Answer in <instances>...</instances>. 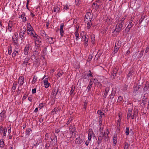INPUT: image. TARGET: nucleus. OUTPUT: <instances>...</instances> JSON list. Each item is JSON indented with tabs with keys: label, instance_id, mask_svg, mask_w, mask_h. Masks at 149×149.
Segmentation results:
<instances>
[{
	"label": "nucleus",
	"instance_id": "f257e3e1",
	"mask_svg": "<svg viewBox=\"0 0 149 149\" xmlns=\"http://www.w3.org/2000/svg\"><path fill=\"white\" fill-rule=\"evenodd\" d=\"M132 108L128 109L127 114V118L128 119H129L131 117L132 119L136 118L138 114L137 111L136 109L132 110Z\"/></svg>",
	"mask_w": 149,
	"mask_h": 149
},
{
	"label": "nucleus",
	"instance_id": "f03ea898",
	"mask_svg": "<svg viewBox=\"0 0 149 149\" xmlns=\"http://www.w3.org/2000/svg\"><path fill=\"white\" fill-rule=\"evenodd\" d=\"M59 91V89L57 87H55L53 90L51 94V97L53 101H54L55 99L57 98L58 97V92Z\"/></svg>",
	"mask_w": 149,
	"mask_h": 149
},
{
	"label": "nucleus",
	"instance_id": "7ed1b4c3",
	"mask_svg": "<svg viewBox=\"0 0 149 149\" xmlns=\"http://www.w3.org/2000/svg\"><path fill=\"white\" fill-rule=\"evenodd\" d=\"M51 137H50V139L52 141V145L53 146L56 145L57 143V137L55 134L52 133L51 134Z\"/></svg>",
	"mask_w": 149,
	"mask_h": 149
},
{
	"label": "nucleus",
	"instance_id": "20e7f679",
	"mask_svg": "<svg viewBox=\"0 0 149 149\" xmlns=\"http://www.w3.org/2000/svg\"><path fill=\"white\" fill-rule=\"evenodd\" d=\"M93 17V14L90 12H88L85 15V22H87L88 21H91Z\"/></svg>",
	"mask_w": 149,
	"mask_h": 149
},
{
	"label": "nucleus",
	"instance_id": "39448f33",
	"mask_svg": "<svg viewBox=\"0 0 149 149\" xmlns=\"http://www.w3.org/2000/svg\"><path fill=\"white\" fill-rule=\"evenodd\" d=\"M15 24L12 21H9L8 23V26L6 27V30L10 32L12 31L14 28Z\"/></svg>",
	"mask_w": 149,
	"mask_h": 149
},
{
	"label": "nucleus",
	"instance_id": "423d86ee",
	"mask_svg": "<svg viewBox=\"0 0 149 149\" xmlns=\"http://www.w3.org/2000/svg\"><path fill=\"white\" fill-rule=\"evenodd\" d=\"M26 31V28L24 27L23 28L20 29L19 31V36L22 40L24 39Z\"/></svg>",
	"mask_w": 149,
	"mask_h": 149
},
{
	"label": "nucleus",
	"instance_id": "0eeeda50",
	"mask_svg": "<svg viewBox=\"0 0 149 149\" xmlns=\"http://www.w3.org/2000/svg\"><path fill=\"white\" fill-rule=\"evenodd\" d=\"M124 23H121V22H118L116 26V28L115 31L118 32L120 31L123 26Z\"/></svg>",
	"mask_w": 149,
	"mask_h": 149
},
{
	"label": "nucleus",
	"instance_id": "6e6552de",
	"mask_svg": "<svg viewBox=\"0 0 149 149\" xmlns=\"http://www.w3.org/2000/svg\"><path fill=\"white\" fill-rule=\"evenodd\" d=\"M109 133V131L108 129H107L106 132H104L103 133L102 132V136L104 139V141L106 142L108 141L109 137L108 135Z\"/></svg>",
	"mask_w": 149,
	"mask_h": 149
},
{
	"label": "nucleus",
	"instance_id": "1a4fd4ad",
	"mask_svg": "<svg viewBox=\"0 0 149 149\" xmlns=\"http://www.w3.org/2000/svg\"><path fill=\"white\" fill-rule=\"evenodd\" d=\"M118 70V68H114L112 70V71H111V77L113 79H114L115 78L117 72V71Z\"/></svg>",
	"mask_w": 149,
	"mask_h": 149
},
{
	"label": "nucleus",
	"instance_id": "9d476101",
	"mask_svg": "<svg viewBox=\"0 0 149 149\" xmlns=\"http://www.w3.org/2000/svg\"><path fill=\"white\" fill-rule=\"evenodd\" d=\"M95 135L91 129L89 130L88 132V140L91 141L92 137H95Z\"/></svg>",
	"mask_w": 149,
	"mask_h": 149
},
{
	"label": "nucleus",
	"instance_id": "9b49d317",
	"mask_svg": "<svg viewBox=\"0 0 149 149\" xmlns=\"http://www.w3.org/2000/svg\"><path fill=\"white\" fill-rule=\"evenodd\" d=\"M27 32L28 34H29L30 32L34 31L33 28L30 23L27 24Z\"/></svg>",
	"mask_w": 149,
	"mask_h": 149
},
{
	"label": "nucleus",
	"instance_id": "f8f14e48",
	"mask_svg": "<svg viewBox=\"0 0 149 149\" xmlns=\"http://www.w3.org/2000/svg\"><path fill=\"white\" fill-rule=\"evenodd\" d=\"M24 80V78L23 77L20 76L19 77L18 80L19 87H20L23 85Z\"/></svg>",
	"mask_w": 149,
	"mask_h": 149
},
{
	"label": "nucleus",
	"instance_id": "ddd939ff",
	"mask_svg": "<svg viewBox=\"0 0 149 149\" xmlns=\"http://www.w3.org/2000/svg\"><path fill=\"white\" fill-rule=\"evenodd\" d=\"M30 46L31 45L29 44L26 45L24 50V54L25 55H28Z\"/></svg>",
	"mask_w": 149,
	"mask_h": 149
},
{
	"label": "nucleus",
	"instance_id": "4468645a",
	"mask_svg": "<svg viewBox=\"0 0 149 149\" xmlns=\"http://www.w3.org/2000/svg\"><path fill=\"white\" fill-rule=\"evenodd\" d=\"M6 112L3 110L0 113V122L3 121L6 117Z\"/></svg>",
	"mask_w": 149,
	"mask_h": 149
},
{
	"label": "nucleus",
	"instance_id": "2eb2a0df",
	"mask_svg": "<svg viewBox=\"0 0 149 149\" xmlns=\"http://www.w3.org/2000/svg\"><path fill=\"white\" fill-rule=\"evenodd\" d=\"M35 36H34V40L36 41V42L40 43L41 42V38L39 36L35 33Z\"/></svg>",
	"mask_w": 149,
	"mask_h": 149
},
{
	"label": "nucleus",
	"instance_id": "dca6fc26",
	"mask_svg": "<svg viewBox=\"0 0 149 149\" xmlns=\"http://www.w3.org/2000/svg\"><path fill=\"white\" fill-rule=\"evenodd\" d=\"M60 6L57 5L54 6L53 11L54 12L59 13L60 12Z\"/></svg>",
	"mask_w": 149,
	"mask_h": 149
},
{
	"label": "nucleus",
	"instance_id": "f3484780",
	"mask_svg": "<svg viewBox=\"0 0 149 149\" xmlns=\"http://www.w3.org/2000/svg\"><path fill=\"white\" fill-rule=\"evenodd\" d=\"M17 35L15 34L14 36L13 37V41L14 45H17L18 44V38Z\"/></svg>",
	"mask_w": 149,
	"mask_h": 149
},
{
	"label": "nucleus",
	"instance_id": "a211bd4d",
	"mask_svg": "<svg viewBox=\"0 0 149 149\" xmlns=\"http://www.w3.org/2000/svg\"><path fill=\"white\" fill-rule=\"evenodd\" d=\"M83 142V140L81 138L80 136L77 138L75 141V143L77 144H81Z\"/></svg>",
	"mask_w": 149,
	"mask_h": 149
},
{
	"label": "nucleus",
	"instance_id": "6ab92c4d",
	"mask_svg": "<svg viewBox=\"0 0 149 149\" xmlns=\"http://www.w3.org/2000/svg\"><path fill=\"white\" fill-rule=\"evenodd\" d=\"M110 89V88L109 87H107L105 89V92L104 93V95L103 96L105 98H106L107 95H108V93Z\"/></svg>",
	"mask_w": 149,
	"mask_h": 149
},
{
	"label": "nucleus",
	"instance_id": "aec40b11",
	"mask_svg": "<svg viewBox=\"0 0 149 149\" xmlns=\"http://www.w3.org/2000/svg\"><path fill=\"white\" fill-rule=\"evenodd\" d=\"M43 82L45 87V88H47L49 86V85L48 81V79L47 78H45Z\"/></svg>",
	"mask_w": 149,
	"mask_h": 149
},
{
	"label": "nucleus",
	"instance_id": "412c9836",
	"mask_svg": "<svg viewBox=\"0 0 149 149\" xmlns=\"http://www.w3.org/2000/svg\"><path fill=\"white\" fill-rule=\"evenodd\" d=\"M133 19L134 18L132 17L130 20L129 24L127 26L128 27H129V28H131L134 25V24L132 23Z\"/></svg>",
	"mask_w": 149,
	"mask_h": 149
},
{
	"label": "nucleus",
	"instance_id": "4be33fe9",
	"mask_svg": "<svg viewBox=\"0 0 149 149\" xmlns=\"http://www.w3.org/2000/svg\"><path fill=\"white\" fill-rule=\"evenodd\" d=\"M25 15L24 12L19 17V18H21L22 19V21L24 22H26V18L25 17Z\"/></svg>",
	"mask_w": 149,
	"mask_h": 149
},
{
	"label": "nucleus",
	"instance_id": "5701e85b",
	"mask_svg": "<svg viewBox=\"0 0 149 149\" xmlns=\"http://www.w3.org/2000/svg\"><path fill=\"white\" fill-rule=\"evenodd\" d=\"M19 49L17 48H15V49L14 52L12 54V57H15L17 54L18 53Z\"/></svg>",
	"mask_w": 149,
	"mask_h": 149
},
{
	"label": "nucleus",
	"instance_id": "b1692460",
	"mask_svg": "<svg viewBox=\"0 0 149 149\" xmlns=\"http://www.w3.org/2000/svg\"><path fill=\"white\" fill-rule=\"evenodd\" d=\"M84 45L86 46H87L88 45V38L86 36H84Z\"/></svg>",
	"mask_w": 149,
	"mask_h": 149
},
{
	"label": "nucleus",
	"instance_id": "393cba45",
	"mask_svg": "<svg viewBox=\"0 0 149 149\" xmlns=\"http://www.w3.org/2000/svg\"><path fill=\"white\" fill-rule=\"evenodd\" d=\"M102 54V53L99 50L98 51L97 54L95 55V59H96V60H98Z\"/></svg>",
	"mask_w": 149,
	"mask_h": 149
},
{
	"label": "nucleus",
	"instance_id": "a878e982",
	"mask_svg": "<svg viewBox=\"0 0 149 149\" xmlns=\"http://www.w3.org/2000/svg\"><path fill=\"white\" fill-rule=\"evenodd\" d=\"M30 59V58L29 57L25 58L24 61L23 62L22 65H25L26 66L27 65Z\"/></svg>",
	"mask_w": 149,
	"mask_h": 149
},
{
	"label": "nucleus",
	"instance_id": "bb28decb",
	"mask_svg": "<svg viewBox=\"0 0 149 149\" xmlns=\"http://www.w3.org/2000/svg\"><path fill=\"white\" fill-rule=\"evenodd\" d=\"M17 82H14L13 83V86L12 88V91L13 92H15V89L16 88V87L17 86Z\"/></svg>",
	"mask_w": 149,
	"mask_h": 149
},
{
	"label": "nucleus",
	"instance_id": "cd10ccee",
	"mask_svg": "<svg viewBox=\"0 0 149 149\" xmlns=\"http://www.w3.org/2000/svg\"><path fill=\"white\" fill-rule=\"evenodd\" d=\"M95 84L99 87L102 86V84L99 82L97 80L95 79Z\"/></svg>",
	"mask_w": 149,
	"mask_h": 149
},
{
	"label": "nucleus",
	"instance_id": "c85d7f7f",
	"mask_svg": "<svg viewBox=\"0 0 149 149\" xmlns=\"http://www.w3.org/2000/svg\"><path fill=\"white\" fill-rule=\"evenodd\" d=\"M39 52L40 51L39 50H38V51L35 50L33 52V56H34L35 57H38L39 56Z\"/></svg>",
	"mask_w": 149,
	"mask_h": 149
},
{
	"label": "nucleus",
	"instance_id": "c756f323",
	"mask_svg": "<svg viewBox=\"0 0 149 149\" xmlns=\"http://www.w3.org/2000/svg\"><path fill=\"white\" fill-rule=\"evenodd\" d=\"M75 36V39L76 40V41L78 40L80 38L79 34L78 33L77 31H76L74 33Z\"/></svg>",
	"mask_w": 149,
	"mask_h": 149
},
{
	"label": "nucleus",
	"instance_id": "7c9ffc66",
	"mask_svg": "<svg viewBox=\"0 0 149 149\" xmlns=\"http://www.w3.org/2000/svg\"><path fill=\"white\" fill-rule=\"evenodd\" d=\"M87 22V26L86 28L87 29H89L90 28L91 26L92 25L91 21H88L87 22Z\"/></svg>",
	"mask_w": 149,
	"mask_h": 149
},
{
	"label": "nucleus",
	"instance_id": "2f4dec72",
	"mask_svg": "<svg viewBox=\"0 0 149 149\" xmlns=\"http://www.w3.org/2000/svg\"><path fill=\"white\" fill-rule=\"evenodd\" d=\"M46 38L48 39V42L50 43L53 42V38L52 37H50L48 36H46Z\"/></svg>",
	"mask_w": 149,
	"mask_h": 149
},
{
	"label": "nucleus",
	"instance_id": "473e14b6",
	"mask_svg": "<svg viewBox=\"0 0 149 149\" xmlns=\"http://www.w3.org/2000/svg\"><path fill=\"white\" fill-rule=\"evenodd\" d=\"M97 113L100 115V117L102 118L103 116L105 115L104 113L101 111H98Z\"/></svg>",
	"mask_w": 149,
	"mask_h": 149
},
{
	"label": "nucleus",
	"instance_id": "72a5a7b5",
	"mask_svg": "<svg viewBox=\"0 0 149 149\" xmlns=\"http://www.w3.org/2000/svg\"><path fill=\"white\" fill-rule=\"evenodd\" d=\"M40 34L43 37H46V34L44 30H41L40 31Z\"/></svg>",
	"mask_w": 149,
	"mask_h": 149
},
{
	"label": "nucleus",
	"instance_id": "f704fd0d",
	"mask_svg": "<svg viewBox=\"0 0 149 149\" xmlns=\"http://www.w3.org/2000/svg\"><path fill=\"white\" fill-rule=\"evenodd\" d=\"M95 79L93 78L91 79L90 80V81L89 83L88 84L92 86V85L93 83H94V84H95Z\"/></svg>",
	"mask_w": 149,
	"mask_h": 149
},
{
	"label": "nucleus",
	"instance_id": "c9c22d12",
	"mask_svg": "<svg viewBox=\"0 0 149 149\" xmlns=\"http://www.w3.org/2000/svg\"><path fill=\"white\" fill-rule=\"evenodd\" d=\"M7 30L3 29V27H2L0 33L2 35L4 34V35L7 32Z\"/></svg>",
	"mask_w": 149,
	"mask_h": 149
},
{
	"label": "nucleus",
	"instance_id": "e433bc0d",
	"mask_svg": "<svg viewBox=\"0 0 149 149\" xmlns=\"http://www.w3.org/2000/svg\"><path fill=\"white\" fill-rule=\"evenodd\" d=\"M133 72V69H132L130 71V72L127 75L126 77L127 79L129 78V77L132 75Z\"/></svg>",
	"mask_w": 149,
	"mask_h": 149
},
{
	"label": "nucleus",
	"instance_id": "4c0bfd02",
	"mask_svg": "<svg viewBox=\"0 0 149 149\" xmlns=\"http://www.w3.org/2000/svg\"><path fill=\"white\" fill-rule=\"evenodd\" d=\"M51 142L50 141H47V143L46 144V145L45 146V148H46V149H47L51 145Z\"/></svg>",
	"mask_w": 149,
	"mask_h": 149
},
{
	"label": "nucleus",
	"instance_id": "58836bf2",
	"mask_svg": "<svg viewBox=\"0 0 149 149\" xmlns=\"http://www.w3.org/2000/svg\"><path fill=\"white\" fill-rule=\"evenodd\" d=\"M119 49V48L116 47V46H115L114 48V51L112 52V54H114L118 51Z\"/></svg>",
	"mask_w": 149,
	"mask_h": 149
},
{
	"label": "nucleus",
	"instance_id": "ea45409f",
	"mask_svg": "<svg viewBox=\"0 0 149 149\" xmlns=\"http://www.w3.org/2000/svg\"><path fill=\"white\" fill-rule=\"evenodd\" d=\"M40 44L38 42H36L35 44V47L36 49H38L40 47Z\"/></svg>",
	"mask_w": 149,
	"mask_h": 149
},
{
	"label": "nucleus",
	"instance_id": "a19ab883",
	"mask_svg": "<svg viewBox=\"0 0 149 149\" xmlns=\"http://www.w3.org/2000/svg\"><path fill=\"white\" fill-rule=\"evenodd\" d=\"M149 87V84L148 83H146L145 87L143 88V91H146L148 88Z\"/></svg>",
	"mask_w": 149,
	"mask_h": 149
},
{
	"label": "nucleus",
	"instance_id": "79ce46f5",
	"mask_svg": "<svg viewBox=\"0 0 149 149\" xmlns=\"http://www.w3.org/2000/svg\"><path fill=\"white\" fill-rule=\"evenodd\" d=\"M31 131V130L30 128H28L26 129L25 134L26 135H29L30 134V132Z\"/></svg>",
	"mask_w": 149,
	"mask_h": 149
},
{
	"label": "nucleus",
	"instance_id": "37998d69",
	"mask_svg": "<svg viewBox=\"0 0 149 149\" xmlns=\"http://www.w3.org/2000/svg\"><path fill=\"white\" fill-rule=\"evenodd\" d=\"M115 46H116V47L119 48L121 46L120 42L118 41L116 42Z\"/></svg>",
	"mask_w": 149,
	"mask_h": 149
},
{
	"label": "nucleus",
	"instance_id": "c03bdc74",
	"mask_svg": "<svg viewBox=\"0 0 149 149\" xmlns=\"http://www.w3.org/2000/svg\"><path fill=\"white\" fill-rule=\"evenodd\" d=\"M120 122L119 120H118L117 122V127L118 130H120Z\"/></svg>",
	"mask_w": 149,
	"mask_h": 149
},
{
	"label": "nucleus",
	"instance_id": "a18cd8bd",
	"mask_svg": "<svg viewBox=\"0 0 149 149\" xmlns=\"http://www.w3.org/2000/svg\"><path fill=\"white\" fill-rule=\"evenodd\" d=\"M117 138H116V135H114L113 136V143L114 144V145H115L117 143Z\"/></svg>",
	"mask_w": 149,
	"mask_h": 149
},
{
	"label": "nucleus",
	"instance_id": "49530a36",
	"mask_svg": "<svg viewBox=\"0 0 149 149\" xmlns=\"http://www.w3.org/2000/svg\"><path fill=\"white\" fill-rule=\"evenodd\" d=\"M69 6H68L67 4H66L64 6V8L63 10L65 11L69 9Z\"/></svg>",
	"mask_w": 149,
	"mask_h": 149
},
{
	"label": "nucleus",
	"instance_id": "de8ad7c7",
	"mask_svg": "<svg viewBox=\"0 0 149 149\" xmlns=\"http://www.w3.org/2000/svg\"><path fill=\"white\" fill-rule=\"evenodd\" d=\"M7 132V129H3L1 131V132H2L3 133V136H6V134Z\"/></svg>",
	"mask_w": 149,
	"mask_h": 149
},
{
	"label": "nucleus",
	"instance_id": "09e8293b",
	"mask_svg": "<svg viewBox=\"0 0 149 149\" xmlns=\"http://www.w3.org/2000/svg\"><path fill=\"white\" fill-rule=\"evenodd\" d=\"M147 100V98L145 97V96H143L142 100V103H144L146 102Z\"/></svg>",
	"mask_w": 149,
	"mask_h": 149
},
{
	"label": "nucleus",
	"instance_id": "8fccbe9b",
	"mask_svg": "<svg viewBox=\"0 0 149 149\" xmlns=\"http://www.w3.org/2000/svg\"><path fill=\"white\" fill-rule=\"evenodd\" d=\"M60 109H58V108L55 107V108L52 111V112H55V113H56V112L60 111Z\"/></svg>",
	"mask_w": 149,
	"mask_h": 149
},
{
	"label": "nucleus",
	"instance_id": "3c124183",
	"mask_svg": "<svg viewBox=\"0 0 149 149\" xmlns=\"http://www.w3.org/2000/svg\"><path fill=\"white\" fill-rule=\"evenodd\" d=\"M92 6L93 7H95L97 9H98L99 7V5L97 3H93L92 5Z\"/></svg>",
	"mask_w": 149,
	"mask_h": 149
},
{
	"label": "nucleus",
	"instance_id": "603ef678",
	"mask_svg": "<svg viewBox=\"0 0 149 149\" xmlns=\"http://www.w3.org/2000/svg\"><path fill=\"white\" fill-rule=\"evenodd\" d=\"M129 133V128L128 127H127L126 128L125 134L128 135Z\"/></svg>",
	"mask_w": 149,
	"mask_h": 149
},
{
	"label": "nucleus",
	"instance_id": "864d4df0",
	"mask_svg": "<svg viewBox=\"0 0 149 149\" xmlns=\"http://www.w3.org/2000/svg\"><path fill=\"white\" fill-rule=\"evenodd\" d=\"M49 138V134L48 133H46L45 135V139L46 140H48Z\"/></svg>",
	"mask_w": 149,
	"mask_h": 149
},
{
	"label": "nucleus",
	"instance_id": "5fc2aeb1",
	"mask_svg": "<svg viewBox=\"0 0 149 149\" xmlns=\"http://www.w3.org/2000/svg\"><path fill=\"white\" fill-rule=\"evenodd\" d=\"M60 31L61 36H63L64 34L63 29L60 28Z\"/></svg>",
	"mask_w": 149,
	"mask_h": 149
},
{
	"label": "nucleus",
	"instance_id": "6e6d98bb",
	"mask_svg": "<svg viewBox=\"0 0 149 149\" xmlns=\"http://www.w3.org/2000/svg\"><path fill=\"white\" fill-rule=\"evenodd\" d=\"M126 17V16H125L123 17L120 20V21H118L119 22H121V23H123V21L125 19Z\"/></svg>",
	"mask_w": 149,
	"mask_h": 149
},
{
	"label": "nucleus",
	"instance_id": "4d7b16f0",
	"mask_svg": "<svg viewBox=\"0 0 149 149\" xmlns=\"http://www.w3.org/2000/svg\"><path fill=\"white\" fill-rule=\"evenodd\" d=\"M123 100V97L120 96L118 97V102L120 103Z\"/></svg>",
	"mask_w": 149,
	"mask_h": 149
},
{
	"label": "nucleus",
	"instance_id": "13d9d810",
	"mask_svg": "<svg viewBox=\"0 0 149 149\" xmlns=\"http://www.w3.org/2000/svg\"><path fill=\"white\" fill-rule=\"evenodd\" d=\"M129 148V144L127 143H125L124 149H128Z\"/></svg>",
	"mask_w": 149,
	"mask_h": 149
},
{
	"label": "nucleus",
	"instance_id": "bf43d9fd",
	"mask_svg": "<svg viewBox=\"0 0 149 149\" xmlns=\"http://www.w3.org/2000/svg\"><path fill=\"white\" fill-rule=\"evenodd\" d=\"M93 57V56H92V55H90L88 57V61L89 62L91 61L92 59V58Z\"/></svg>",
	"mask_w": 149,
	"mask_h": 149
},
{
	"label": "nucleus",
	"instance_id": "052dcab7",
	"mask_svg": "<svg viewBox=\"0 0 149 149\" xmlns=\"http://www.w3.org/2000/svg\"><path fill=\"white\" fill-rule=\"evenodd\" d=\"M115 93L114 92H112L111 93L110 95V98L111 99H113L115 95Z\"/></svg>",
	"mask_w": 149,
	"mask_h": 149
},
{
	"label": "nucleus",
	"instance_id": "680f3d73",
	"mask_svg": "<svg viewBox=\"0 0 149 149\" xmlns=\"http://www.w3.org/2000/svg\"><path fill=\"white\" fill-rule=\"evenodd\" d=\"M131 28H129V27H128L127 26L125 29V32L126 33H128L130 31V29Z\"/></svg>",
	"mask_w": 149,
	"mask_h": 149
},
{
	"label": "nucleus",
	"instance_id": "e2e57ef3",
	"mask_svg": "<svg viewBox=\"0 0 149 149\" xmlns=\"http://www.w3.org/2000/svg\"><path fill=\"white\" fill-rule=\"evenodd\" d=\"M139 89V88L137 86H135L134 89V92L136 93Z\"/></svg>",
	"mask_w": 149,
	"mask_h": 149
},
{
	"label": "nucleus",
	"instance_id": "0e129e2a",
	"mask_svg": "<svg viewBox=\"0 0 149 149\" xmlns=\"http://www.w3.org/2000/svg\"><path fill=\"white\" fill-rule=\"evenodd\" d=\"M37 78L35 76H34V77L32 80V83L33 84L36 82V81L37 80Z\"/></svg>",
	"mask_w": 149,
	"mask_h": 149
},
{
	"label": "nucleus",
	"instance_id": "69168bd1",
	"mask_svg": "<svg viewBox=\"0 0 149 149\" xmlns=\"http://www.w3.org/2000/svg\"><path fill=\"white\" fill-rule=\"evenodd\" d=\"M74 88L75 87H74V89H73L72 88L70 92V95H72L73 94Z\"/></svg>",
	"mask_w": 149,
	"mask_h": 149
},
{
	"label": "nucleus",
	"instance_id": "338daca9",
	"mask_svg": "<svg viewBox=\"0 0 149 149\" xmlns=\"http://www.w3.org/2000/svg\"><path fill=\"white\" fill-rule=\"evenodd\" d=\"M128 87V85L125 84L123 87V89L124 91H126L127 90Z\"/></svg>",
	"mask_w": 149,
	"mask_h": 149
},
{
	"label": "nucleus",
	"instance_id": "774afa93",
	"mask_svg": "<svg viewBox=\"0 0 149 149\" xmlns=\"http://www.w3.org/2000/svg\"><path fill=\"white\" fill-rule=\"evenodd\" d=\"M12 49L11 47H10V48H9L8 50V54L9 55H10L12 53Z\"/></svg>",
	"mask_w": 149,
	"mask_h": 149
}]
</instances>
